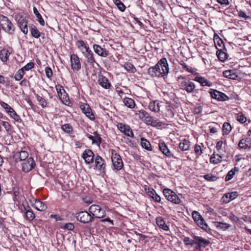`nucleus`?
Returning <instances> with one entry per match:
<instances>
[{"instance_id":"f257e3e1","label":"nucleus","mask_w":251,"mask_h":251,"mask_svg":"<svg viewBox=\"0 0 251 251\" xmlns=\"http://www.w3.org/2000/svg\"><path fill=\"white\" fill-rule=\"evenodd\" d=\"M169 72L167 60L166 58H162L155 66L150 67L147 73L151 77H161L166 75Z\"/></svg>"},{"instance_id":"f03ea898","label":"nucleus","mask_w":251,"mask_h":251,"mask_svg":"<svg viewBox=\"0 0 251 251\" xmlns=\"http://www.w3.org/2000/svg\"><path fill=\"white\" fill-rule=\"evenodd\" d=\"M0 26L5 32L10 35H12L15 32L14 25L7 17L3 15H0Z\"/></svg>"},{"instance_id":"7ed1b4c3","label":"nucleus","mask_w":251,"mask_h":251,"mask_svg":"<svg viewBox=\"0 0 251 251\" xmlns=\"http://www.w3.org/2000/svg\"><path fill=\"white\" fill-rule=\"evenodd\" d=\"M89 212L91 213L94 219L95 218L101 219L106 215V212L104 207H101L97 204H93L89 208Z\"/></svg>"},{"instance_id":"20e7f679","label":"nucleus","mask_w":251,"mask_h":251,"mask_svg":"<svg viewBox=\"0 0 251 251\" xmlns=\"http://www.w3.org/2000/svg\"><path fill=\"white\" fill-rule=\"evenodd\" d=\"M182 78V80L180 81V88L186 91L188 93H193L195 91L196 86L194 83L189 79H185L183 76H180L179 78Z\"/></svg>"},{"instance_id":"39448f33","label":"nucleus","mask_w":251,"mask_h":251,"mask_svg":"<svg viewBox=\"0 0 251 251\" xmlns=\"http://www.w3.org/2000/svg\"><path fill=\"white\" fill-rule=\"evenodd\" d=\"M76 219L83 224H87L94 221V217L90 212L82 211L76 214Z\"/></svg>"},{"instance_id":"423d86ee","label":"nucleus","mask_w":251,"mask_h":251,"mask_svg":"<svg viewBox=\"0 0 251 251\" xmlns=\"http://www.w3.org/2000/svg\"><path fill=\"white\" fill-rule=\"evenodd\" d=\"M163 194L167 200L175 204H179L180 200L177 195L171 189L165 188L163 191Z\"/></svg>"},{"instance_id":"0eeeda50","label":"nucleus","mask_w":251,"mask_h":251,"mask_svg":"<svg viewBox=\"0 0 251 251\" xmlns=\"http://www.w3.org/2000/svg\"><path fill=\"white\" fill-rule=\"evenodd\" d=\"M111 160L114 168L120 170L123 167V162L119 154L117 153H112Z\"/></svg>"},{"instance_id":"6e6552de","label":"nucleus","mask_w":251,"mask_h":251,"mask_svg":"<svg viewBox=\"0 0 251 251\" xmlns=\"http://www.w3.org/2000/svg\"><path fill=\"white\" fill-rule=\"evenodd\" d=\"M211 97L219 101H226L229 100V98L224 93L215 89H211L209 91Z\"/></svg>"},{"instance_id":"1a4fd4ad","label":"nucleus","mask_w":251,"mask_h":251,"mask_svg":"<svg viewBox=\"0 0 251 251\" xmlns=\"http://www.w3.org/2000/svg\"><path fill=\"white\" fill-rule=\"evenodd\" d=\"M22 171L27 173L33 169L35 166V162L32 157H29L26 160L23 161L22 163Z\"/></svg>"},{"instance_id":"9d476101","label":"nucleus","mask_w":251,"mask_h":251,"mask_svg":"<svg viewBox=\"0 0 251 251\" xmlns=\"http://www.w3.org/2000/svg\"><path fill=\"white\" fill-rule=\"evenodd\" d=\"M94 156L93 152L89 149L85 150L82 154V157L84 159L85 163L88 164L93 162Z\"/></svg>"},{"instance_id":"9b49d317","label":"nucleus","mask_w":251,"mask_h":251,"mask_svg":"<svg viewBox=\"0 0 251 251\" xmlns=\"http://www.w3.org/2000/svg\"><path fill=\"white\" fill-rule=\"evenodd\" d=\"M82 112L85 115L91 120L95 119V116L92 111V109L88 104L84 103L80 106Z\"/></svg>"},{"instance_id":"f8f14e48","label":"nucleus","mask_w":251,"mask_h":251,"mask_svg":"<svg viewBox=\"0 0 251 251\" xmlns=\"http://www.w3.org/2000/svg\"><path fill=\"white\" fill-rule=\"evenodd\" d=\"M95 163L97 169L103 173L105 172L106 165L104 160L99 155H97L95 158Z\"/></svg>"},{"instance_id":"ddd939ff","label":"nucleus","mask_w":251,"mask_h":251,"mask_svg":"<svg viewBox=\"0 0 251 251\" xmlns=\"http://www.w3.org/2000/svg\"><path fill=\"white\" fill-rule=\"evenodd\" d=\"M71 63L72 68L76 71L81 68V64L79 57L76 54H73L71 55Z\"/></svg>"},{"instance_id":"4468645a","label":"nucleus","mask_w":251,"mask_h":251,"mask_svg":"<svg viewBox=\"0 0 251 251\" xmlns=\"http://www.w3.org/2000/svg\"><path fill=\"white\" fill-rule=\"evenodd\" d=\"M118 128L120 131L124 133L126 135L129 137H133V133L131 130L129 126L124 125L122 123H119L117 125Z\"/></svg>"},{"instance_id":"2eb2a0df","label":"nucleus","mask_w":251,"mask_h":251,"mask_svg":"<svg viewBox=\"0 0 251 251\" xmlns=\"http://www.w3.org/2000/svg\"><path fill=\"white\" fill-rule=\"evenodd\" d=\"M93 50L96 53L101 57H106L109 55V51L106 49L102 48L98 45H94Z\"/></svg>"},{"instance_id":"dca6fc26","label":"nucleus","mask_w":251,"mask_h":251,"mask_svg":"<svg viewBox=\"0 0 251 251\" xmlns=\"http://www.w3.org/2000/svg\"><path fill=\"white\" fill-rule=\"evenodd\" d=\"M98 82L102 88L108 89L111 87V84L108 79L103 75H99Z\"/></svg>"},{"instance_id":"f3484780","label":"nucleus","mask_w":251,"mask_h":251,"mask_svg":"<svg viewBox=\"0 0 251 251\" xmlns=\"http://www.w3.org/2000/svg\"><path fill=\"white\" fill-rule=\"evenodd\" d=\"M31 202L32 206L38 211H44L47 208V205L39 200L33 199Z\"/></svg>"},{"instance_id":"a211bd4d","label":"nucleus","mask_w":251,"mask_h":251,"mask_svg":"<svg viewBox=\"0 0 251 251\" xmlns=\"http://www.w3.org/2000/svg\"><path fill=\"white\" fill-rule=\"evenodd\" d=\"M19 26L21 31L25 34L28 33L27 21L25 18H21L18 21Z\"/></svg>"},{"instance_id":"6ab92c4d","label":"nucleus","mask_w":251,"mask_h":251,"mask_svg":"<svg viewBox=\"0 0 251 251\" xmlns=\"http://www.w3.org/2000/svg\"><path fill=\"white\" fill-rule=\"evenodd\" d=\"M26 204L27 203H26ZM23 206L25 210V215L26 220H28L29 221H32L35 217V214L33 213L28 204H27V206H25L24 204H23Z\"/></svg>"},{"instance_id":"aec40b11","label":"nucleus","mask_w":251,"mask_h":251,"mask_svg":"<svg viewBox=\"0 0 251 251\" xmlns=\"http://www.w3.org/2000/svg\"><path fill=\"white\" fill-rule=\"evenodd\" d=\"M85 52V56L87 58V62L92 65H93L95 63H97L93 52L89 49H87Z\"/></svg>"},{"instance_id":"412c9836","label":"nucleus","mask_w":251,"mask_h":251,"mask_svg":"<svg viewBox=\"0 0 251 251\" xmlns=\"http://www.w3.org/2000/svg\"><path fill=\"white\" fill-rule=\"evenodd\" d=\"M196 242L197 245H199V247H202V248H204L210 244L209 240L198 236L197 238H196Z\"/></svg>"},{"instance_id":"4be33fe9","label":"nucleus","mask_w":251,"mask_h":251,"mask_svg":"<svg viewBox=\"0 0 251 251\" xmlns=\"http://www.w3.org/2000/svg\"><path fill=\"white\" fill-rule=\"evenodd\" d=\"M158 146L160 150L163 154L168 157H171L172 156L171 151L164 142L160 143Z\"/></svg>"},{"instance_id":"5701e85b","label":"nucleus","mask_w":251,"mask_h":251,"mask_svg":"<svg viewBox=\"0 0 251 251\" xmlns=\"http://www.w3.org/2000/svg\"><path fill=\"white\" fill-rule=\"evenodd\" d=\"M195 81H198L202 86H207L210 87L212 85V83L208 81L207 79L202 76H196L194 79Z\"/></svg>"},{"instance_id":"b1692460","label":"nucleus","mask_w":251,"mask_h":251,"mask_svg":"<svg viewBox=\"0 0 251 251\" xmlns=\"http://www.w3.org/2000/svg\"><path fill=\"white\" fill-rule=\"evenodd\" d=\"M148 195L156 202H160L161 201L160 197L157 195L155 191L153 189H149L147 192Z\"/></svg>"},{"instance_id":"393cba45","label":"nucleus","mask_w":251,"mask_h":251,"mask_svg":"<svg viewBox=\"0 0 251 251\" xmlns=\"http://www.w3.org/2000/svg\"><path fill=\"white\" fill-rule=\"evenodd\" d=\"M149 108L151 111L158 112L160 110L159 103L157 101H153L150 102Z\"/></svg>"},{"instance_id":"a878e982","label":"nucleus","mask_w":251,"mask_h":251,"mask_svg":"<svg viewBox=\"0 0 251 251\" xmlns=\"http://www.w3.org/2000/svg\"><path fill=\"white\" fill-rule=\"evenodd\" d=\"M156 224L158 226L164 230H168L169 228L165 224L162 217L159 216L156 218Z\"/></svg>"},{"instance_id":"bb28decb","label":"nucleus","mask_w":251,"mask_h":251,"mask_svg":"<svg viewBox=\"0 0 251 251\" xmlns=\"http://www.w3.org/2000/svg\"><path fill=\"white\" fill-rule=\"evenodd\" d=\"M195 222L200 227H201L204 230L208 231V230L210 229L208 225L205 223L204 220L202 218V217L201 218L199 219L198 221H197Z\"/></svg>"},{"instance_id":"cd10ccee","label":"nucleus","mask_w":251,"mask_h":251,"mask_svg":"<svg viewBox=\"0 0 251 251\" xmlns=\"http://www.w3.org/2000/svg\"><path fill=\"white\" fill-rule=\"evenodd\" d=\"M10 54L9 51L6 49H2L0 50V59L2 62H6L9 55Z\"/></svg>"},{"instance_id":"c85d7f7f","label":"nucleus","mask_w":251,"mask_h":251,"mask_svg":"<svg viewBox=\"0 0 251 251\" xmlns=\"http://www.w3.org/2000/svg\"><path fill=\"white\" fill-rule=\"evenodd\" d=\"M222 49H218L216 54L218 59L220 61L223 62L227 58V55L226 53L222 51Z\"/></svg>"},{"instance_id":"c756f323","label":"nucleus","mask_w":251,"mask_h":251,"mask_svg":"<svg viewBox=\"0 0 251 251\" xmlns=\"http://www.w3.org/2000/svg\"><path fill=\"white\" fill-rule=\"evenodd\" d=\"M214 226L218 228L225 230L230 227V226L228 224L220 222L214 223Z\"/></svg>"},{"instance_id":"7c9ffc66","label":"nucleus","mask_w":251,"mask_h":251,"mask_svg":"<svg viewBox=\"0 0 251 251\" xmlns=\"http://www.w3.org/2000/svg\"><path fill=\"white\" fill-rule=\"evenodd\" d=\"M29 30L30 31L31 35L33 37L38 38L40 37L41 32L34 25H32L31 26H29Z\"/></svg>"},{"instance_id":"2f4dec72","label":"nucleus","mask_w":251,"mask_h":251,"mask_svg":"<svg viewBox=\"0 0 251 251\" xmlns=\"http://www.w3.org/2000/svg\"><path fill=\"white\" fill-rule=\"evenodd\" d=\"M190 147L189 142L186 139H184L179 144V149L183 151H188Z\"/></svg>"},{"instance_id":"473e14b6","label":"nucleus","mask_w":251,"mask_h":251,"mask_svg":"<svg viewBox=\"0 0 251 251\" xmlns=\"http://www.w3.org/2000/svg\"><path fill=\"white\" fill-rule=\"evenodd\" d=\"M28 153L26 151H21L19 152L18 158H16V161L18 162L19 161H25L28 159Z\"/></svg>"},{"instance_id":"72a5a7b5","label":"nucleus","mask_w":251,"mask_h":251,"mask_svg":"<svg viewBox=\"0 0 251 251\" xmlns=\"http://www.w3.org/2000/svg\"><path fill=\"white\" fill-rule=\"evenodd\" d=\"M33 10L34 14L35 15L37 18V20L38 21V22L41 25L44 26L45 24V21L44 19L42 18L41 14L39 13L37 9L35 7H33Z\"/></svg>"},{"instance_id":"f704fd0d","label":"nucleus","mask_w":251,"mask_h":251,"mask_svg":"<svg viewBox=\"0 0 251 251\" xmlns=\"http://www.w3.org/2000/svg\"><path fill=\"white\" fill-rule=\"evenodd\" d=\"M223 76L226 78L234 79L237 75L233 70H226L223 72Z\"/></svg>"},{"instance_id":"c9c22d12","label":"nucleus","mask_w":251,"mask_h":251,"mask_svg":"<svg viewBox=\"0 0 251 251\" xmlns=\"http://www.w3.org/2000/svg\"><path fill=\"white\" fill-rule=\"evenodd\" d=\"M124 103L126 106L130 108H134L135 105L134 100L131 98H125L124 99Z\"/></svg>"},{"instance_id":"e433bc0d","label":"nucleus","mask_w":251,"mask_h":251,"mask_svg":"<svg viewBox=\"0 0 251 251\" xmlns=\"http://www.w3.org/2000/svg\"><path fill=\"white\" fill-rule=\"evenodd\" d=\"M125 69L129 73H134L136 71V69L134 65L130 63H126L124 65Z\"/></svg>"},{"instance_id":"4c0bfd02","label":"nucleus","mask_w":251,"mask_h":251,"mask_svg":"<svg viewBox=\"0 0 251 251\" xmlns=\"http://www.w3.org/2000/svg\"><path fill=\"white\" fill-rule=\"evenodd\" d=\"M231 126L228 123L225 122L223 126V135H227L231 131Z\"/></svg>"},{"instance_id":"58836bf2","label":"nucleus","mask_w":251,"mask_h":251,"mask_svg":"<svg viewBox=\"0 0 251 251\" xmlns=\"http://www.w3.org/2000/svg\"><path fill=\"white\" fill-rule=\"evenodd\" d=\"M141 145L142 147L148 151L151 150V147L150 143L146 139L142 138Z\"/></svg>"},{"instance_id":"ea45409f","label":"nucleus","mask_w":251,"mask_h":251,"mask_svg":"<svg viewBox=\"0 0 251 251\" xmlns=\"http://www.w3.org/2000/svg\"><path fill=\"white\" fill-rule=\"evenodd\" d=\"M217 36V38H215V36H214V43L216 48L218 49H219L218 47H219L220 49H225L224 42L223 40L221 38H220L218 35Z\"/></svg>"},{"instance_id":"a19ab883","label":"nucleus","mask_w":251,"mask_h":251,"mask_svg":"<svg viewBox=\"0 0 251 251\" xmlns=\"http://www.w3.org/2000/svg\"><path fill=\"white\" fill-rule=\"evenodd\" d=\"M7 113L12 118H13L17 122H18L20 119L19 116L16 113V112L12 108H11L8 111H7Z\"/></svg>"},{"instance_id":"79ce46f5","label":"nucleus","mask_w":251,"mask_h":251,"mask_svg":"<svg viewBox=\"0 0 251 251\" xmlns=\"http://www.w3.org/2000/svg\"><path fill=\"white\" fill-rule=\"evenodd\" d=\"M113 2L121 11L123 12L125 10L126 6L120 0H113Z\"/></svg>"},{"instance_id":"37998d69","label":"nucleus","mask_w":251,"mask_h":251,"mask_svg":"<svg viewBox=\"0 0 251 251\" xmlns=\"http://www.w3.org/2000/svg\"><path fill=\"white\" fill-rule=\"evenodd\" d=\"M217 158L215 157V155L213 154L210 158V161L211 163L214 164H218L222 161V157L218 154H216Z\"/></svg>"},{"instance_id":"c03bdc74","label":"nucleus","mask_w":251,"mask_h":251,"mask_svg":"<svg viewBox=\"0 0 251 251\" xmlns=\"http://www.w3.org/2000/svg\"><path fill=\"white\" fill-rule=\"evenodd\" d=\"M238 169L237 168L235 167L233 170H231L230 171H229L226 176L225 180L226 181H227L231 179L233 177L234 175H235L234 172L238 171Z\"/></svg>"},{"instance_id":"a18cd8bd","label":"nucleus","mask_w":251,"mask_h":251,"mask_svg":"<svg viewBox=\"0 0 251 251\" xmlns=\"http://www.w3.org/2000/svg\"><path fill=\"white\" fill-rule=\"evenodd\" d=\"M61 129L66 133L70 134L73 131V127L70 124H65L62 126Z\"/></svg>"},{"instance_id":"49530a36","label":"nucleus","mask_w":251,"mask_h":251,"mask_svg":"<svg viewBox=\"0 0 251 251\" xmlns=\"http://www.w3.org/2000/svg\"><path fill=\"white\" fill-rule=\"evenodd\" d=\"M203 178L208 181H215L218 179V177L211 174L205 175L203 176Z\"/></svg>"},{"instance_id":"de8ad7c7","label":"nucleus","mask_w":251,"mask_h":251,"mask_svg":"<svg viewBox=\"0 0 251 251\" xmlns=\"http://www.w3.org/2000/svg\"><path fill=\"white\" fill-rule=\"evenodd\" d=\"M36 99L37 100L40 102L41 106L43 108H45L46 107L47 103L46 100L44 98H42V97L39 95H37Z\"/></svg>"},{"instance_id":"09e8293b","label":"nucleus","mask_w":251,"mask_h":251,"mask_svg":"<svg viewBox=\"0 0 251 251\" xmlns=\"http://www.w3.org/2000/svg\"><path fill=\"white\" fill-rule=\"evenodd\" d=\"M236 116V120L241 124L245 123L247 121L246 117L243 114H237Z\"/></svg>"},{"instance_id":"8fccbe9b","label":"nucleus","mask_w":251,"mask_h":251,"mask_svg":"<svg viewBox=\"0 0 251 251\" xmlns=\"http://www.w3.org/2000/svg\"><path fill=\"white\" fill-rule=\"evenodd\" d=\"M34 66V64L33 62H29L26 65L21 69V71H23L25 73V71H29V70L33 68Z\"/></svg>"},{"instance_id":"3c124183","label":"nucleus","mask_w":251,"mask_h":251,"mask_svg":"<svg viewBox=\"0 0 251 251\" xmlns=\"http://www.w3.org/2000/svg\"><path fill=\"white\" fill-rule=\"evenodd\" d=\"M25 73L23 71H21V69L19 70L17 73L15 74L14 78L17 80H20L24 75Z\"/></svg>"},{"instance_id":"603ef678","label":"nucleus","mask_w":251,"mask_h":251,"mask_svg":"<svg viewBox=\"0 0 251 251\" xmlns=\"http://www.w3.org/2000/svg\"><path fill=\"white\" fill-rule=\"evenodd\" d=\"M76 45L78 49H80L81 47L83 48L85 51L87 50V49H89V48L86 45L84 42L82 40L77 41Z\"/></svg>"},{"instance_id":"864d4df0","label":"nucleus","mask_w":251,"mask_h":251,"mask_svg":"<svg viewBox=\"0 0 251 251\" xmlns=\"http://www.w3.org/2000/svg\"><path fill=\"white\" fill-rule=\"evenodd\" d=\"M163 125L162 122L160 121L158 119L153 120L152 119V121L151 124V126L153 127H160L161 126Z\"/></svg>"},{"instance_id":"5fc2aeb1","label":"nucleus","mask_w":251,"mask_h":251,"mask_svg":"<svg viewBox=\"0 0 251 251\" xmlns=\"http://www.w3.org/2000/svg\"><path fill=\"white\" fill-rule=\"evenodd\" d=\"M171 106H167L166 107L167 112L166 113V116L168 117L172 118L174 115V113L172 110Z\"/></svg>"},{"instance_id":"6e6d98bb","label":"nucleus","mask_w":251,"mask_h":251,"mask_svg":"<svg viewBox=\"0 0 251 251\" xmlns=\"http://www.w3.org/2000/svg\"><path fill=\"white\" fill-rule=\"evenodd\" d=\"M148 114V113L144 110L139 111V113H136V114L139 115V118L142 121H144Z\"/></svg>"},{"instance_id":"4d7b16f0","label":"nucleus","mask_w":251,"mask_h":251,"mask_svg":"<svg viewBox=\"0 0 251 251\" xmlns=\"http://www.w3.org/2000/svg\"><path fill=\"white\" fill-rule=\"evenodd\" d=\"M61 227L63 228L64 229H68L70 230H72L74 229L75 226L73 223H69L66 224L64 225L63 226H61Z\"/></svg>"},{"instance_id":"13d9d810","label":"nucleus","mask_w":251,"mask_h":251,"mask_svg":"<svg viewBox=\"0 0 251 251\" xmlns=\"http://www.w3.org/2000/svg\"><path fill=\"white\" fill-rule=\"evenodd\" d=\"M152 119H153L152 118L149 114H148L143 121L147 125H151V124L152 121Z\"/></svg>"},{"instance_id":"bf43d9fd","label":"nucleus","mask_w":251,"mask_h":251,"mask_svg":"<svg viewBox=\"0 0 251 251\" xmlns=\"http://www.w3.org/2000/svg\"><path fill=\"white\" fill-rule=\"evenodd\" d=\"M192 217L195 222L198 221L199 219L201 218V216L197 211H193L192 213Z\"/></svg>"},{"instance_id":"052dcab7","label":"nucleus","mask_w":251,"mask_h":251,"mask_svg":"<svg viewBox=\"0 0 251 251\" xmlns=\"http://www.w3.org/2000/svg\"><path fill=\"white\" fill-rule=\"evenodd\" d=\"M45 73L46 76L48 78H50L52 75V71L51 68L49 67H47L45 69Z\"/></svg>"},{"instance_id":"680f3d73","label":"nucleus","mask_w":251,"mask_h":251,"mask_svg":"<svg viewBox=\"0 0 251 251\" xmlns=\"http://www.w3.org/2000/svg\"><path fill=\"white\" fill-rule=\"evenodd\" d=\"M245 140H246V144L245 145H243L242 147L244 149H250L251 148V140L248 138H247Z\"/></svg>"},{"instance_id":"e2e57ef3","label":"nucleus","mask_w":251,"mask_h":251,"mask_svg":"<svg viewBox=\"0 0 251 251\" xmlns=\"http://www.w3.org/2000/svg\"><path fill=\"white\" fill-rule=\"evenodd\" d=\"M181 65L182 68L185 69L187 72L192 74L194 73V71H193L192 68L188 66L185 63H181Z\"/></svg>"},{"instance_id":"0e129e2a","label":"nucleus","mask_w":251,"mask_h":251,"mask_svg":"<svg viewBox=\"0 0 251 251\" xmlns=\"http://www.w3.org/2000/svg\"><path fill=\"white\" fill-rule=\"evenodd\" d=\"M94 134H96V136H95L94 138V143L100 145L101 142V138L97 134V132H94Z\"/></svg>"},{"instance_id":"69168bd1","label":"nucleus","mask_w":251,"mask_h":251,"mask_svg":"<svg viewBox=\"0 0 251 251\" xmlns=\"http://www.w3.org/2000/svg\"><path fill=\"white\" fill-rule=\"evenodd\" d=\"M0 104H1V106L6 110L7 112L12 108L7 103H6L3 101H2L1 102H0Z\"/></svg>"},{"instance_id":"338daca9","label":"nucleus","mask_w":251,"mask_h":251,"mask_svg":"<svg viewBox=\"0 0 251 251\" xmlns=\"http://www.w3.org/2000/svg\"><path fill=\"white\" fill-rule=\"evenodd\" d=\"M195 151L196 153H197L198 155H201L202 153V151L201 149V147L200 146L196 145L195 146Z\"/></svg>"},{"instance_id":"774afa93","label":"nucleus","mask_w":251,"mask_h":251,"mask_svg":"<svg viewBox=\"0 0 251 251\" xmlns=\"http://www.w3.org/2000/svg\"><path fill=\"white\" fill-rule=\"evenodd\" d=\"M238 15L240 17L244 18L246 20L250 18V16H247L246 14L242 11H240L238 12Z\"/></svg>"}]
</instances>
